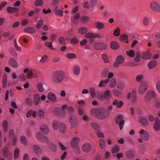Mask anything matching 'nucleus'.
<instances>
[{
  "label": "nucleus",
  "instance_id": "1",
  "mask_svg": "<svg viewBox=\"0 0 160 160\" xmlns=\"http://www.w3.org/2000/svg\"><path fill=\"white\" fill-rule=\"evenodd\" d=\"M91 112L98 119L101 120L107 118L110 114L108 110L102 108L92 109Z\"/></svg>",
  "mask_w": 160,
  "mask_h": 160
},
{
  "label": "nucleus",
  "instance_id": "2",
  "mask_svg": "<svg viewBox=\"0 0 160 160\" xmlns=\"http://www.w3.org/2000/svg\"><path fill=\"white\" fill-rule=\"evenodd\" d=\"M64 77L63 72L61 71H58L53 73L52 80L54 83H58L62 82Z\"/></svg>",
  "mask_w": 160,
  "mask_h": 160
},
{
  "label": "nucleus",
  "instance_id": "3",
  "mask_svg": "<svg viewBox=\"0 0 160 160\" xmlns=\"http://www.w3.org/2000/svg\"><path fill=\"white\" fill-rule=\"evenodd\" d=\"M149 87L148 82L146 81L142 82L139 86L138 91V93L142 95L145 93L148 90Z\"/></svg>",
  "mask_w": 160,
  "mask_h": 160
},
{
  "label": "nucleus",
  "instance_id": "4",
  "mask_svg": "<svg viewBox=\"0 0 160 160\" xmlns=\"http://www.w3.org/2000/svg\"><path fill=\"white\" fill-rule=\"evenodd\" d=\"M112 94L109 90L105 91L104 93H98L97 98L98 99L101 101H103L105 99L108 100L111 98Z\"/></svg>",
  "mask_w": 160,
  "mask_h": 160
},
{
  "label": "nucleus",
  "instance_id": "5",
  "mask_svg": "<svg viewBox=\"0 0 160 160\" xmlns=\"http://www.w3.org/2000/svg\"><path fill=\"white\" fill-rule=\"evenodd\" d=\"M68 121L73 128H76L78 126V121L76 116L73 114H71L68 118Z\"/></svg>",
  "mask_w": 160,
  "mask_h": 160
},
{
  "label": "nucleus",
  "instance_id": "6",
  "mask_svg": "<svg viewBox=\"0 0 160 160\" xmlns=\"http://www.w3.org/2000/svg\"><path fill=\"white\" fill-rule=\"evenodd\" d=\"M122 115H118L117 116L115 120L116 123L118 124L120 130L122 129L124 124V121Z\"/></svg>",
  "mask_w": 160,
  "mask_h": 160
},
{
  "label": "nucleus",
  "instance_id": "7",
  "mask_svg": "<svg viewBox=\"0 0 160 160\" xmlns=\"http://www.w3.org/2000/svg\"><path fill=\"white\" fill-rule=\"evenodd\" d=\"M151 9L153 11L159 12H160V5L157 2L152 1L150 4Z\"/></svg>",
  "mask_w": 160,
  "mask_h": 160
},
{
  "label": "nucleus",
  "instance_id": "8",
  "mask_svg": "<svg viewBox=\"0 0 160 160\" xmlns=\"http://www.w3.org/2000/svg\"><path fill=\"white\" fill-rule=\"evenodd\" d=\"M154 92L152 90H148L146 94L145 101L146 102H149L155 96Z\"/></svg>",
  "mask_w": 160,
  "mask_h": 160
},
{
  "label": "nucleus",
  "instance_id": "9",
  "mask_svg": "<svg viewBox=\"0 0 160 160\" xmlns=\"http://www.w3.org/2000/svg\"><path fill=\"white\" fill-rule=\"evenodd\" d=\"M67 107V105H64L62 106V109L59 108H56L54 110V112H61L62 113L59 114V113H56V114L61 117H64L65 116L66 114V112L64 109V108H66Z\"/></svg>",
  "mask_w": 160,
  "mask_h": 160
},
{
  "label": "nucleus",
  "instance_id": "10",
  "mask_svg": "<svg viewBox=\"0 0 160 160\" xmlns=\"http://www.w3.org/2000/svg\"><path fill=\"white\" fill-rule=\"evenodd\" d=\"M94 47L97 50H102L107 48V46L102 42L96 43L94 44Z\"/></svg>",
  "mask_w": 160,
  "mask_h": 160
},
{
  "label": "nucleus",
  "instance_id": "11",
  "mask_svg": "<svg viewBox=\"0 0 160 160\" xmlns=\"http://www.w3.org/2000/svg\"><path fill=\"white\" fill-rule=\"evenodd\" d=\"M140 136L145 141H148L149 138V136L148 132L143 129H142L139 131Z\"/></svg>",
  "mask_w": 160,
  "mask_h": 160
},
{
  "label": "nucleus",
  "instance_id": "12",
  "mask_svg": "<svg viewBox=\"0 0 160 160\" xmlns=\"http://www.w3.org/2000/svg\"><path fill=\"white\" fill-rule=\"evenodd\" d=\"M128 99H130L133 102H135L137 101L136 91L133 90L131 93H129L128 95Z\"/></svg>",
  "mask_w": 160,
  "mask_h": 160
},
{
  "label": "nucleus",
  "instance_id": "13",
  "mask_svg": "<svg viewBox=\"0 0 160 160\" xmlns=\"http://www.w3.org/2000/svg\"><path fill=\"white\" fill-rule=\"evenodd\" d=\"M124 60V57L121 55L118 56L116 58V61L113 64V66L115 67L118 66V65L122 63Z\"/></svg>",
  "mask_w": 160,
  "mask_h": 160
},
{
  "label": "nucleus",
  "instance_id": "14",
  "mask_svg": "<svg viewBox=\"0 0 160 160\" xmlns=\"http://www.w3.org/2000/svg\"><path fill=\"white\" fill-rule=\"evenodd\" d=\"M40 130L45 134H48L49 132V129L47 125L42 124L40 127Z\"/></svg>",
  "mask_w": 160,
  "mask_h": 160
},
{
  "label": "nucleus",
  "instance_id": "15",
  "mask_svg": "<svg viewBox=\"0 0 160 160\" xmlns=\"http://www.w3.org/2000/svg\"><path fill=\"white\" fill-rule=\"evenodd\" d=\"M92 148V146L89 143H86L84 144L82 147V151L88 153L90 152Z\"/></svg>",
  "mask_w": 160,
  "mask_h": 160
},
{
  "label": "nucleus",
  "instance_id": "16",
  "mask_svg": "<svg viewBox=\"0 0 160 160\" xmlns=\"http://www.w3.org/2000/svg\"><path fill=\"white\" fill-rule=\"evenodd\" d=\"M47 98L51 102H54L57 101V98L56 95L52 92H50L48 94Z\"/></svg>",
  "mask_w": 160,
  "mask_h": 160
},
{
  "label": "nucleus",
  "instance_id": "17",
  "mask_svg": "<svg viewBox=\"0 0 160 160\" xmlns=\"http://www.w3.org/2000/svg\"><path fill=\"white\" fill-rule=\"evenodd\" d=\"M80 141V138L78 137L74 138L72 140L71 147L73 148H77L78 146V144Z\"/></svg>",
  "mask_w": 160,
  "mask_h": 160
},
{
  "label": "nucleus",
  "instance_id": "18",
  "mask_svg": "<svg viewBox=\"0 0 160 160\" xmlns=\"http://www.w3.org/2000/svg\"><path fill=\"white\" fill-rule=\"evenodd\" d=\"M153 128L157 131H158L160 130V120L158 117L155 118Z\"/></svg>",
  "mask_w": 160,
  "mask_h": 160
},
{
  "label": "nucleus",
  "instance_id": "19",
  "mask_svg": "<svg viewBox=\"0 0 160 160\" xmlns=\"http://www.w3.org/2000/svg\"><path fill=\"white\" fill-rule=\"evenodd\" d=\"M7 11L9 13H12L19 12V8L17 7H8L7 8Z\"/></svg>",
  "mask_w": 160,
  "mask_h": 160
},
{
  "label": "nucleus",
  "instance_id": "20",
  "mask_svg": "<svg viewBox=\"0 0 160 160\" xmlns=\"http://www.w3.org/2000/svg\"><path fill=\"white\" fill-rule=\"evenodd\" d=\"M9 64L14 68H17L18 66V63L16 60L13 58H11L8 62Z\"/></svg>",
  "mask_w": 160,
  "mask_h": 160
},
{
  "label": "nucleus",
  "instance_id": "21",
  "mask_svg": "<svg viewBox=\"0 0 160 160\" xmlns=\"http://www.w3.org/2000/svg\"><path fill=\"white\" fill-rule=\"evenodd\" d=\"M112 104L114 106H116L117 108H120L123 106V103L122 101H118L116 99L113 101Z\"/></svg>",
  "mask_w": 160,
  "mask_h": 160
},
{
  "label": "nucleus",
  "instance_id": "22",
  "mask_svg": "<svg viewBox=\"0 0 160 160\" xmlns=\"http://www.w3.org/2000/svg\"><path fill=\"white\" fill-rule=\"evenodd\" d=\"M80 67L78 65H75L73 68V72L74 75H78L80 73Z\"/></svg>",
  "mask_w": 160,
  "mask_h": 160
},
{
  "label": "nucleus",
  "instance_id": "23",
  "mask_svg": "<svg viewBox=\"0 0 160 160\" xmlns=\"http://www.w3.org/2000/svg\"><path fill=\"white\" fill-rule=\"evenodd\" d=\"M90 126L93 129L96 131V132L101 129V128L99 125L95 122H91L90 123Z\"/></svg>",
  "mask_w": 160,
  "mask_h": 160
},
{
  "label": "nucleus",
  "instance_id": "24",
  "mask_svg": "<svg viewBox=\"0 0 160 160\" xmlns=\"http://www.w3.org/2000/svg\"><path fill=\"white\" fill-rule=\"evenodd\" d=\"M140 122L144 126H148L149 122L147 119L143 117H140L139 118Z\"/></svg>",
  "mask_w": 160,
  "mask_h": 160
},
{
  "label": "nucleus",
  "instance_id": "25",
  "mask_svg": "<svg viewBox=\"0 0 160 160\" xmlns=\"http://www.w3.org/2000/svg\"><path fill=\"white\" fill-rule=\"evenodd\" d=\"M126 155L129 158H133L135 157L134 151L133 150H130L126 152Z\"/></svg>",
  "mask_w": 160,
  "mask_h": 160
},
{
  "label": "nucleus",
  "instance_id": "26",
  "mask_svg": "<svg viewBox=\"0 0 160 160\" xmlns=\"http://www.w3.org/2000/svg\"><path fill=\"white\" fill-rule=\"evenodd\" d=\"M41 99L40 96L38 94H36L34 96V103L35 106H37L39 102L40 101Z\"/></svg>",
  "mask_w": 160,
  "mask_h": 160
},
{
  "label": "nucleus",
  "instance_id": "27",
  "mask_svg": "<svg viewBox=\"0 0 160 160\" xmlns=\"http://www.w3.org/2000/svg\"><path fill=\"white\" fill-rule=\"evenodd\" d=\"M157 64L158 62L156 61L152 60L148 63V66L149 69H151L155 67Z\"/></svg>",
  "mask_w": 160,
  "mask_h": 160
},
{
  "label": "nucleus",
  "instance_id": "28",
  "mask_svg": "<svg viewBox=\"0 0 160 160\" xmlns=\"http://www.w3.org/2000/svg\"><path fill=\"white\" fill-rule=\"evenodd\" d=\"M109 81L108 79H107L101 81L98 85V87L99 88L104 87L108 83Z\"/></svg>",
  "mask_w": 160,
  "mask_h": 160
},
{
  "label": "nucleus",
  "instance_id": "29",
  "mask_svg": "<svg viewBox=\"0 0 160 160\" xmlns=\"http://www.w3.org/2000/svg\"><path fill=\"white\" fill-rule=\"evenodd\" d=\"M2 153L3 156L5 158H7L10 154V152L7 147H6L3 149Z\"/></svg>",
  "mask_w": 160,
  "mask_h": 160
},
{
  "label": "nucleus",
  "instance_id": "30",
  "mask_svg": "<svg viewBox=\"0 0 160 160\" xmlns=\"http://www.w3.org/2000/svg\"><path fill=\"white\" fill-rule=\"evenodd\" d=\"M32 116L33 117H35L36 116V112L32 110H29L26 113L27 118H29L31 116Z\"/></svg>",
  "mask_w": 160,
  "mask_h": 160
},
{
  "label": "nucleus",
  "instance_id": "31",
  "mask_svg": "<svg viewBox=\"0 0 160 160\" xmlns=\"http://www.w3.org/2000/svg\"><path fill=\"white\" fill-rule=\"evenodd\" d=\"M85 37L87 38H98L99 37V35L98 34L92 33H88L85 34Z\"/></svg>",
  "mask_w": 160,
  "mask_h": 160
},
{
  "label": "nucleus",
  "instance_id": "32",
  "mask_svg": "<svg viewBox=\"0 0 160 160\" xmlns=\"http://www.w3.org/2000/svg\"><path fill=\"white\" fill-rule=\"evenodd\" d=\"M111 48L114 50L117 49L119 48V44L114 41H112L110 44Z\"/></svg>",
  "mask_w": 160,
  "mask_h": 160
},
{
  "label": "nucleus",
  "instance_id": "33",
  "mask_svg": "<svg viewBox=\"0 0 160 160\" xmlns=\"http://www.w3.org/2000/svg\"><path fill=\"white\" fill-rule=\"evenodd\" d=\"M99 146L100 149H103L106 146L105 141L103 139H100L99 141Z\"/></svg>",
  "mask_w": 160,
  "mask_h": 160
},
{
  "label": "nucleus",
  "instance_id": "34",
  "mask_svg": "<svg viewBox=\"0 0 160 160\" xmlns=\"http://www.w3.org/2000/svg\"><path fill=\"white\" fill-rule=\"evenodd\" d=\"M37 87L38 91L40 92H43L44 91V89L42 82L38 83L37 85Z\"/></svg>",
  "mask_w": 160,
  "mask_h": 160
},
{
  "label": "nucleus",
  "instance_id": "35",
  "mask_svg": "<svg viewBox=\"0 0 160 160\" xmlns=\"http://www.w3.org/2000/svg\"><path fill=\"white\" fill-rule=\"evenodd\" d=\"M66 125L63 123H60V124L59 130L62 133H64L66 130Z\"/></svg>",
  "mask_w": 160,
  "mask_h": 160
},
{
  "label": "nucleus",
  "instance_id": "36",
  "mask_svg": "<svg viewBox=\"0 0 160 160\" xmlns=\"http://www.w3.org/2000/svg\"><path fill=\"white\" fill-rule=\"evenodd\" d=\"M7 74L4 73L3 78L2 85L4 88H5L7 85Z\"/></svg>",
  "mask_w": 160,
  "mask_h": 160
},
{
  "label": "nucleus",
  "instance_id": "37",
  "mask_svg": "<svg viewBox=\"0 0 160 160\" xmlns=\"http://www.w3.org/2000/svg\"><path fill=\"white\" fill-rule=\"evenodd\" d=\"M89 90L90 95L92 98H94L96 95V91L95 88L93 87H90Z\"/></svg>",
  "mask_w": 160,
  "mask_h": 160
},
{
  "label": "nucleus",
  "instance_id": "38",
  "mask_svg": "<svg viewBox=\"0 0 160 160\" xmlns=\"http://www.w3.org/2000/svg\"><path fill=\"white\" fill-rule=\"evenodd\" d=\"M24 31L26 32L34 33L35 32V30L33 27H28L24 29Z\"/></svg>",
  "mask_w": 160,
  "mask_h": 160
},
{
  "label": "nucleus",
  "instance_id": "39",
  "mask_svg": "<svg viewBox=\"0 0 160 160\" xmlns=\"http://www.w3.org/2000/svg\"><path fill=\"white\" fill-rule=\"evenodd\" d=\"M55 14L57 16H62L63 15V12L62 10L60 9H57L56 8L54 10Z\"/></svg>",
  "mask_w": 160,
  "mask_h": 160
},
{
  "label": "nucleus",
  "instance_id": "40",
  "mask_svg": "<svg viewBox=\"0 0 160 160\" xmlns=\"http://www.w3.org/2000/svg\"><path fill=\"white\" fill-rule=\"evenodd\" d=\"M60 124L56 120H54L52 123V127L53 129L54 130H57L58 128L59 125L60 126Z\"/></svg>",
  "mask_w": 160,
  "mask_h": 160
},
{
  "label": "nucleus",
  "instance_id": "41",
  "mask_svg": "<svg viewBox=\"0 0 160 160\" xmlns=\"http://www.w3.org/2000/svg\"><path fill=\"white\" fill-rule=\"evenodd\" d=\"M20 141L22 144L25 146H27L28 143L26 138L24 136H21L20 138Z\"/></svg>",
  "mask_w": 160,
  "mask_h": 160
},
{
  "label": "nucleus",
  "instance_id": "42",
  "mask_svg": "<svg viewBox=\"0 0 160 160\" xmlns=\"http://www.w3.org/2000/svg\"><path fill=\"white\" fill-rule=\"evenodd\" d=\"M33 148L34 151L37 154H39L41 152V149L38 145H34Z\"/></svg>",
  "mask_w": 160,
  "mask_h": 160
},
{
  "label": "nucleus",
  "instance_id": "43",
  "mask_svg": "<svg viewBox=\"0 0 160 160\" xmlns=\"http://www.w3.org/2000/svg\"><path fill=\"white\" fill-rule=\"evenodd\" d=\"M87 31V29L85 27H82L79 28L78 30V32L81 34H83L86 33Z\"/></svg>",
  "mask_w": 160,
  "mask_h": 160
},
{
  "label": "nucleus",
  "instance_id": "44",
  "mask_svg": "<svg viewBox=\"0 0 160 160\" xmlns=\"http://www.w3.org/2000/svg\"><path fill=\"white\" fill-rule=\"evenodd\" d=\"M142 23L145 26H147L148 25L149 23V19L148 17H145L142 20Z\"/></svg>",
  "mask_w": 160,
  "mask_h": 160
},
{
  "label": "nucleus",
  "instance_id": "45",
  "mask_svg": "<svg viewBox=\"0 0 160 160\" xmlns=\"http://www.w3.org/2000/svg\"><path fill=\"white\" fill-rule=\"evenodd\" d=\"M116 85V80L115 78H112L109 83V86L111 88H114Z\"/></svg>",
  "mask_w": 160,
  "mask_h": 160
},
{
  "label": "nucleus",
  "instance_id": "46",
  "mask_svg": "<svg viewBox=\"0 0 160 160\" xmlns=\"http://www.w3.org/2000/svg\"><path fill=\"white\" fill-rule=\"evenodd\" d=\"M95 26L98 29H102L104 27V25L102 23L99 22L96 23Z\"/></svg>",
  "mask_w": 160,
  "mask_h": 160
},
{
  "label": "nucleus",
  "instance_id": "47",
  "mask_svg": "<svg viewBox=\"0 0 160 160\" xmlns=\"http://www.w3.org/2000/svg\"><path fill=\"white\" fill-rule=\"evenodd\" d=\"M26 104L29 106H32L33 104L32 99L29 97H28L26 98Z\"/></svg>",
  "mask_w": 160,
  "mask_h": 160
},
{
  "label": "nucleus",
  "instance_id": "48",
  "mask_svg": "<svg viewBox=\"0 0 160 160\" xmlns=\"http://www.w3.org/2000/svg\"><path fill=\"white\" fill-rule=\"evenodd\" d=\"M44 135H43L40 132H38L36 134L37 138L39 141L42 139Z\"/></svg>",
  "mask_w": 160,
  "mask_h": 160
},
{
  "label": "nucleus",
  "instance_id": "49",
  "mask_svg": "<svg viewBox=\"0 0 160 160\" xmlns=\"http://www.w3.org/2000/svg\"><path fill=\"white\" fill-rule=\"evenodd\" d=\"M144 78V75L143 74L137 75L135 78L136 80L138 82H140L142 81Z\"/></svg>",
  "mask_w": 160,
  "mask_h": 160
},
{
  "label": "nucleus",
  "instance_id": "50",
  "mask_svg": "<svg viewBox=\"0 0 160 160\" xmlns=\"http://www.w3.org/2000/svg\"><path fill=\"white\" fill-rule=\"evenodd\" d=\"M127 55L131 58L133 57L135 55V53L133 50H130L126 52Z\"/></svg>",
  "mask_w": 160,
  "mask_h": 160
},
{
  "label": "nucleus",
  "instance_id": "51",
  "mask_svg": "<svg viewBox=\"0 0 160 160\" xmlns=\"http://www.w3.org/2000/svg\"><path fill=\"white\" fill-rule=\"evenodd\" d=\"M151 56V53L148 52H145L142 54V58L144 59H146L150 58Z\"/></svg>",
  "mask_w": 160,
  "mask_h": 160
},
{
  "label": "nucleus",
  "instance_id": "52",
  "mask_svg": "<svg viewBox=\"0 0 160 160\" xmlns=\"http://www.w3.org/2000/svg\"><path fill=\"white\" fill-rule=\"evenodd\" d=\"M44 20H40L39 21L38 23H37V24L36 25V28L37 29H40L41 27H42V25L44 23Z\"/></svg>",
  "mask_w": 160,
  "mask_h": 160
},
{
  "label": "nucleus",
  "instance_id": "53",
  "mask_svg": "<svg viewBox=\"0 0 160 160\" xmlns=\"http://www.w3.org/2000/svg\"><path fill=\"white\" fill-rule=\"evenodd\" d=\"M101 56L102 58L105 63H108L109 62L108 58L106 54L103 53L101 55Z\"/></svg>",
  "mask_w": 160,
  "mask_h": 160
},
{
  "label": "nucleus",
  "instance_id": "54",
  "mask_svg": "<svg viewBox=\"0 0 160 160\" xmlns=\"http://www.w3.org/2000/svg\"><path fill=\"white\" fill-rule=\"evenodd\" d=\"M19 153V150L18 148L15 149L14 151V157L15 159L18 158Z\"/></svg>",
  "mask_w": 160,
  "mask_h": 160
},
{
  "label": "nucleus",
  "instance_id": "55",
  "mask_svg": "<svg viewBox=\"0 0 160 160\" xmlns=\"http://www.w3.org/2000/svg\"><path fill=\"white\" fill-rule=\"evenodd\" d=\"M80 18L79 14L77 13L74 16L72 20L73 23L75 24H77L78 23V19Z\"/></svg>",
  "mask_w": 160,
  "mask_h": 160
},
{
  "label": "nucleus",
  "instance_id": "56",
  "mask_svg": "<svg viewBox=\"0 0 160 160\" xmlns=\"http://www.w3.org/2000/svg\"><path fill=\"white\" fill-rule=\"evenodd\" d=\"M119 150V148L118 146L115 145L112 148V152L113 153L118 152Z\"/></svg>",
  "mask_w": 160,
  "mask_h": 160
},
{
  "label": "nucleus",
  "instance_id": "57",
  "mask_svg": "<svg viewBox=\"0 0 160 160\" xmlns=\"http://www.w3.org/2000/svg\"><path fill=\"white\" fill-rule=\"evenodd\" d=\"M124 87L123 83L121 82H119L117 83V87L120 90H122Z\"/></svg>",
  "mask_w": 160,
  "mask_h": 160
},
{
  "label": "nucleus",
  "instance_id": "58",
  "mask_svg": "<svg viewBox=\"0 0 160 160\" xmlns=\"http://www.w3.org/2000/svg\"><path fill=\"white\" fill-rule=\"evenodd\" d=\"M44 3L42 0H36L35 5L37 6H41L43 5Z\"/></svg>",
  "mask_w": 160,
  "mask_h": 160
},
{
  "label": "nucleus",
  "instance_id": "59",
  "mask_svg": "<svg viewBox=\"0 0 160 160\" xmlns=\"http://www.w3.org/2000/svg\"><path fill=\"white\" fill-rule=\"evenodd\" d=\"M66 57L68 58L71 59L75 58L76 57V56L74 53H69L67 54Z\"/></svg>",
  "mask_w": 160,
  "mask_h": 160
},
{
  "label": "nucleus",
  "instance_id": "60",
  "mask_svg": "<svg viewBox=\"0 0 160 160\" xmlns=\"http://www.w3.org/2000/svg\"><path fill=\"white\" fill-rule=\"evenodd\" d=\"M12 144L13 146L16 145L17 141V138L16 136H13L12 138Z\"/></svg>",
  "mask_w": 160,
  "mask_h": 160
},
{
  "label": "nucleus",
  "instance_id": "61",
  "mask_svg": "<svg viewBox=\"0 0 160 160\" xmlns=\"http://www.w3.org/2000/svg\"><path fill=\"white\" fill-rule=\"evenodd\" d=\"M109 71L108 68H106L104 69L102 72V76L104 77H106L107 76Z\"/></svg>",
  "mask_w": 160,
  "mask_h": 160
},
{
  "label": "nucleus",
  "instance_id": "62",
  "mask_svg": "<svg viewBox=\"0 0 160 160\" xmlns=\"http://www.w3.org/2000/svg\"><path fill=\"white\" fill-rule=\"evenodd\" d=\"M97 0H90L89 3L90 7H94L97 4Z\"/></svg>",
  "mask_w": 160,
  "mask_h": 160
},
{
  "label": "nucleus",
  "instance_id": "63",
  "mask_svg": "<svg viewBox=\"0 0 160 160\" xmlns=\"http://www.w3.org/2000/svg\"><path fill=\"white\" fill-rule=\"evenodd\" d=\"M44 113V111L41 109H39L38 112V115L40 118H42L43 117Z\"/></svg>",
  "mask_w": 160,
  "mask_h": 160
},
{
  "label": "nucleus",
  "instance_id": "64",
  "mask_svg": "<svg viewBox=\"0 0 160 160\" xmlns=\"http://www.w3.org/2000/svg\"><path fill=\"white\" fill-rule=\"evenodd\" d=\"M156 89L159 93H160V81L159 80L156 83Z\"/></svg>",
  "mask_w": 160,
  "mask_h": 160
}]
</instances>
